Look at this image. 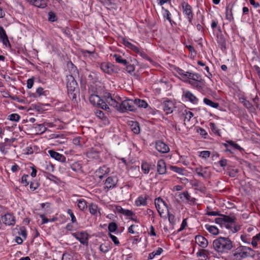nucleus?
Instances as JSON below:
<instances>
[{
  "label": "nucleus",
  "instance_id": "obj_1",
  "mask_svg": "<svg viewBox=\"0 0 260 260\" xmlns=\"http://www.w3.org/2000/svg\"><path fill=\"white\" fill-rule=\"evenodd\" d=\"M236 218L235 216H230L223 214L220 215L219 217L215 219V222L220 225L221 227L224 226L230 230V233H235L240 230V227L236 225Z\"/></svg>",
  "mask_w": 260,
  "mask_h": 260
},
{
  "label": "nucleus",
  "instance_id": "obj_2",
  "mask_svg": "<svg viewBox=\"0 0 260 260\" xmlns=\"http://www.w3.org/2000/svg\"><path fill=\"white\" fill-rule=\"evenodd\" d=\"M213 247L218 253H228L233 247V242L228 237H219L213 242Z\"/></svg>",
  "mask_w": 260,
  "mask_h": 260
},
{
  "label": "nucleus",
  "instance_id": "obj_3",
  "mask_svg": "<svg viewBox=\"0 0 260 260\" xmlns=\"http://www.w3.org/2000/svg\"><path fill=\"white\" fill-rule=\"evenodd\" d=\"M254 254V251L251 248L240 245L232 251L230 256L232 260H242L253 257Z\"/></svg>",
  "mask_w": 260,
  "mask_h": 260
},
{
  "label": "nucleus",
  "instance_id": "obj_4",
  "mask_svg": "<svg viewBox=\"0 0 260 260\" xmlns=\"http://www.w3.org/2000/svg\"><path fill=\"white\" fill-rule=\"evenodd\" d=\"M66 77L68 95L72 100H76L79 92L78 84L72 75H67Z\"/></svg>",
  "mask_w": 260,
  "mask_h": 260
},
{
  "label": "nucleus",
  "instance_id": "obj_5",
  "mask_svg": "<svg viewBox=\"0 0 260 260\" xmlns=\"http://www.w3.org/2000/svg\"><path fill=\"white\" fill-rule=\"evenodd\" d=\"M155 205L156 210L160 216L162 218H166L165 215V212L169 211L168 206L166 203L160 197L155 200Z\"/></svg>",
  "mask_w": 260,
  "mask_h": 260
},
{
  "label": "nucleus",
  "instance_id": "obj_6",
  "mask_svg": "<svg viewBox=\"0 0 260 260\" xmlns=\"http://www.w3.org/2000/svg\"><path fill=\"white\" fill-rule=\"evenodd\" d=\"M102 97L105 100L107 104H108L110 106L115 108L116 109L117 108H120L121 98L119 96H116L114 97L110 93L106 92Z\"/></svg>",
  "mask_w": 260,
  "mask_h": 260
},
{
  "label": "nucleus",
  "instance_id": "obj_7",
  "mask_svg": "<svg viewBox=\"0 0 260 260\" xmlns=\"http://www.w3.org/2000/svg\"><path fill=\"white\" fill-rule=\"evenodd\" d=\"M117 110L121 112L126 111H135L136 107L133 100L127 99L120 103V108H117Z\"/></svg>",
  "mask_w": 260,
  "mask_h": 260
},
{
  "label": "nucleus",
  "instance_id": "obj_8",
  "mask_svg": "<svg viewBox=\"0 0 260 260\" xmlns=\"http://www.w3.org/2000/svg\"><path fill=\"white\" fill-rule=\"evenodd\" d=\"M183 14L186 17L189 23L192 24L193 14L191 6L188 3L183 2L181 3Z\"/></svg>",
  "mask_w": 260,
  "mask_h": 260
},
{
  "label": "nucleus",
  "instance_id": "obj_9",
  "mask_svg": "<svg viewBox=\"0 0 260 260\" xmlns=\"http://www.w3.org/2000/svg\"><path fill=\"white\" fill-rule=\"evenodd\" d=\"M118 179L116 176H109L105 181L104 189L107 190L113 189L117 186Z\"/></svg>",
  "mask_w": 260,
  "mask_h": 260
},
{
  "label": "nucleus",
  "instance_id": "obj_10",
  "mask_svg": "<svg viewBox=\"0 0 260 260\" xmlns=\"http://www.w3.org/2000/svg\"><path fill=\"white\" fill-rule=\"evenodd\" d=\"M100 152L101 151L97 148H91L86 152V156L89 159L100 161Z\"/></svg>",
  "mask_w": 260,
  "mask_h": 260
},
{
  "label": "nucleus",
  "instance_id": "obj_11",
  "mask_svg": "<svg viewBox=\"0 0 260 260\" xmlns=\"http://www.w3.org/2000/svg\"><path fill=\"white\" fill-rule=\"evenodd\" d=\"M178 197L183 202L184 201V200H186L187 203L190 205L196 204V199L191 197L187 191L179 193Z\"/></svg>",
  "mask_w": 260,
  "mask_h": 260
},
{
  "label": "nucleus",
  "instance_id": "obj_12",
  "mask_svg": "<svg viewBox=\"0 0 260 260\" xmlns=\"http://www.w3.org/2000/svg\"><path fill=\"white\" fill-rule=\"evenodd\" d=\"M96 91L93 87L88 89L89 101L93 105H96L98 102H100V97L95 94Z\"/></svg>",
  "mask_w": 260,
  "mask_h": 260
},
{
  "label": "nucleus",
  "instance_id": "obj_13",
  "mask_svg": "<svg viewBox=\"0 0 260 260\" xmlns=\"http://www.w3.org/2000/svg\"><path fill=\"white\" fill-rule=\"evenodd\" d=\"M110 171L111 169L107 165H103L97 169L95 173L99 175V179L102 180L106 177L110 173Z\"/></svg>",
  "mask_w": 260,
  "mask_h": 260
},
{
  "label": "nucleus",
  "instance_id": "obj_14",
  "mask_svg": "<svg viewBox=\"0 0 260 260\" xmlns=\"http://www.w3.org/2000/svg\"><path fill=\"white\" fill-rule=\"evenodd\" d=\"M3 222L7 225H13L15 224L16 220L14 215L12 213H7L2 217Z\"/></svg>",
  "mask_w": 260,
  "mask_h": 260
},
{
  "label": "nucleus",
  "instance_id": "obj_15",
  "mask_svg": "<svg viewBox=\"0 0 260 260\" xmlns=\"http://www.w3.org/2000/svg\"><path fill=\"white\" fill-rule=\"evenodd\" d=\"M162 105L163 110L166 112V114L172 113L175 108L174 103L171 100L164 101Z\"/></svg>",
  "mask_w": 260,
  "mask_h": 260
},
{
  "label": "nucleus",
  "instance_id": "obj_16",
  "mask_svg": "<svg viewBox=\"0 0 260 260\" xmlns=\"http://www.w3.org/2000/svg\"><path fill=\"white\" fill-rule=\"evenodd\" d=\"M156 150L162 153H166L170 151L169 146L161 141H158L155 143Z\"/></svg>",
  "mask_w": 260,
  "mask_h": 260
},
{
  "label": "nucleus",
  "instance_id": "obj_17",
  "mask_svg": "<svg viewBox=\"0 0 260 260\" xmlns=\"http://www.w3.org/2000/svg\"><path fill=\"white\" fill-rule=\"evenodd\" d=\"M48 153L50 156L56 160L59 161L61 162H65L66 161V157L62 154H60L53 150H50Z\"/></svg>",
  "mask_w": 260,
  "mask_h": 260
},
{
  "label": "nucleus",
  "instance_id": "obj_18",
  "mask_svg": "<svg viewBox=\"0 0 260 260\" xmlns=\"http://www.w3.org/2000/svg\"><path fill=\"white\" fill-rule=\"evenodd\" d=\"M217 42L218 43V46L220 48V49L222 51H224L226 49V40L221 33H219L217 34Z\"/></svg>",
  "mask_w": 260,
  "mask_h": 260
},
{
  "label": "nucleus",
  "instance_id": "obj_19",
  "mask_svg": "<svg viewBox=\"0 0 260 260\" xmlns=\"http://www.w3.org/2000/svg\"><path fill=\"white\" fill-rule=\"evenodd\" d=\"M183 96L193 104H196L198 103V99L190 91H183Z\"/></svg>",
  "mask_w": 260,
  "mask_h": 260
},
{
  "label": "nucleus",
  "instance_id": "obj_20",
  "mask_svg": "<svg viewBox=\"0 0 260 260\" xmlns=\"http://www.w3.org/2000/svg\"><path fill=\"white\" fill-rule=\"evenodd\" d=\"M196 243L203 248H206L208 245V240L203 236L197 235L195 237Z\"/></svg>",
  "mask_w": 260,
  "mask_h": 260
},
{
  "label": "nucleus",
  "instance_id": "obj_21",
  "mask_svg": "<svg viewBox=\"0 0 260 260\" xmlns=\"http://www.w3.org/2000/svg\"><path fill=\"white\" fill-rule=\"evenodd\" d=\"M157 172L161 175L165 174L167 171L166 162L164 159H159L157 163Z\"/></svg>",
  "mask_w": 260,
  "mask_h": 260
},
{
  "label": "nucleus",
  "instance_id": "obj_22",
  "mask_svg": "<svg viewBox=\"0 0 260 260\" xmlns=\"http://www.w3.org/2000/svg\"><path fill=\"white\" fill-rule=\"evenodd\" d=\"M195 172L200 177L206 178L209 175L207 171V168H203L202 166H200L195 169Z\"/></svg>",
  "mask_w": 260,
  "mask_h": 260
},
{
  "label": "nucleus",
  "instance_id": "obj_23",
  "mask_svg": "<svg viewBox=\"0 0 260 260\" xmlns=\"http://www.w3.org/2000/svg\"><path fill=\"white\" fill-rule=\"evenodd\" d=\"M101 69L105 73L109 74H111L113 71L112 65L109 62H103L100 66Z\"/></svg>",
  "mask_w": 260,
  "mask_h": 260
},
{
  "label": "nucleus",
  "instance_id": "obj_24",
  "mask_svg": "<svg viewBox=\"0 0 260 260\" xmlns=\"http://www.w3.org/2000/svg\"><path fill=\"white\" fill-rule=\"evenodd\" d=\"M122 43L124 46H125L128 48L131 49L135 53H139L140 52L139 48L137 46L133 45L126 39H123L122 40Z\"/></svg>",
  "mask_w": 260,
  "mask_h": 260
},
{
  "label": "nucleus",
  "instance_id": "obj_25",
  "mask_svg": "<svg viewBox=\"0 0 260 260\" xmlns=\"http://www.w3.org/2000/svg\"><path fill=\"white\" fill-rule=\"evenodd\" d=\"M129 125L132 131L135 134H139L140 132L139 123L137 121H129Z\"/></svg>",
  "mask_w": 260,
  "mask_h": 260
},
{
  "label": "nucleus",
  "instance_id": "obj_26",
  "mask_svg": "<svg viewBox=\"0 0 260 260\" xmlns=\"http://www.w3.org/2000/svg\"><path fill=\"white\" fill-rule=\"evenodd\" d=\"M30 2L35 6L44 8L47 6V3L46 0H29Z\"/></svg>",
  "mask_w": 260,
  "mask_h": 260
},
{
  "label": "nucleus",
  "instance_id": "obj_27",
  "mask_svg": "<svg viewBox=\"0 0 260 260\" xmlns=\"http://www.w3.org/2000/svg\"><path fill=\"white\" fill-rule=\"evenodd\" d=\"M134 101L136 110L137 107L146 108L148 105L146 102L143 100L135 99Z\"/></svg>",
  "mask_w": 260,
  "mask_h": 260
},
{
  "label": "nucleus",
  "instance_id": "obj_28",
  "mask_svg": "<svg viewBox=\"0 0 260 260\" xmlns=\"http://www.w3.org/2000/svg\"><path fill=\"white\" fill-rule=\"evenodd\" d=\"M205 228L210 234L213 235H217L219 233L218 228L214 225L206 224Z\"/></svg>",
  "mask_w": 260,
  "mask_h": 260
},
{
  "label": "nucleus",
  "instance_id": "obj_29",
  "mask_svg": "<svg viewBox=\"0 0 260 260\" xmlns=\"http://www.w3.org/2000/svg\"><path fill=\"white\" fill-rule=\"evenodd\" d=\"M78 240L83 245L87 244L88 243L87 234L84 232L79 233V238H78Z\"/></svg>",
  "mask_w": 260,
  "mask_h": 260
},
{
  "label": "nucleus",
  "instance_id": "obj_30",
  "mask_svg": "<svg viewBox=\"0 0 260 260\" xmlns=\"http://www.w3.org/2000/svg\"><path fill=\"white\" fill-rule=\"evenodd\" d=\"M96 106L98 108H100L102 109L105 110L106 111H109L110 110L109 106H108L105 100L103 98L102 99L100 98V102H98Z\"/></svg>",
  "mask_w": 260,
  "mask_h": 260
},
{
  "label": "nucleus",
  "instance_id": "obj_31",
  "mask_svg": "<svg viewBox=\"0 0 260 260\" xmlns=\"http://www.w3.org/2000/svg\"><path fill=\"white\" fill-rule=\"evenodd\" d=\"M226 174L228 175L231 177H236L237 174L239 172V170L237 169L231 168L230 167H228L226 170Z\"/></svg>",
  "mask_w": 260,
  "mask_h": 260
},
{
  "label": "nucleus",
  "instance_id": "obj_32",
  "mask_svg": "<svg viewBox=\"0 0 260 260\" xmlns=\"http://www.w3.org/2000/svg\"><path fill=\"white\" fill-rule=\"evenodd\" d=\"M225 18L229 22L234 21V18L233 17L232 8H230L229 6L226 7Z\"/></svg>",
  "mask_w": 260,
  "mask_h": 260
},
{
  "label": "nucleus",
  "instance_id": "obj_33",
  "mask_svg": "<svg viewBox=\"0 0 260 260\" xmlns=\"http://www.w3.org/2000/svg\"><path fill=\"white\" fill-rule=\"evenodd\" d=\"M34 128L37 134H43L47 130L43 124H34Z\"/></svg>",
  "mask_w": 260,
  "mask_h": 260
},
{
  "label": "nucleus",
  "instance_id": "obj_34",
  "mask_svg": "<svg viewBox=\"0 0 260 260\" xmlns=\"http://www.w3.org/2000/svg\"><path fill=\"white\" fill-rule=\"evenodd\" d=\"M203 102L206 105L209 106L214 108L217 109L219 107V103H216V102H214L212 101H211V100H210L207 98H205L203 99Z\"/></svg>",
  "mask_w": 260,
  "mask_h": 260
},
{
  "label": "nucleus",
  "instance_id": "obj_35",
  "mask_svg": "<svg viewBox=\"0 0 260 260\" xmlns=\"http://www.w3.org/2000/svg\"><path fill=\"white\" fill-rule=\"evenodd\" d=\"M239 100L246 108L249 110L253 109L252 104L245 98H241L239 99Z\"/></svg>",
  "mask_w": 260,
  "mask_h": 260
},
{
  "label": "nucleus",
  "instance_id": "obj_36",
  "mask_svg": "<svg viewBox=\"0 0 260 260\" xmlns=\"http://www.w3.org/2000/svg\"><path fill=\"white\" fill-rule=\"evenodd\" d=\"M77 206L79 209L81 211H84L87 208V203L84 199L77 200Z\"/></svg>",
  "mask_w": 260,
  "mask_h": 260
},
{
  "label": "nucleus",
  "instance_id": "obj_37",
  "mask_svg": "<svg viewBox=\"0 0 260 260\" xmlns=\"http://www.w3.org/2000/svg\"><path fill=\"white\" fill-rule=\"evenodd\" d=\"M174 70L179 75L181 76L182 78H187L189 74H190L191 73L189 72H184L182 69H180L178 67H175L174 68Z\"/></svg>",
  "mask_w": 260,
  "mask_h": 260
},
{
  "label": "nucleus",
  "instance_id": "obj_38",
  "mask_svg": "<svg viewBox=\"0 0 260 260\" xmlns=\"http://www.w3.org/2000/svg\"><path fill=\"white\" fill-rule=\"evenodd\" d=\"M258 244H260V233L253 236L251 240V245L253 247H256Z\"/></svg>",
  "mask_w": 260,
  "mask_h": 260
},
{
  "label": "nucleus",
  "instance_id": "obj_39",
  "mask_svg": "<svg viewBox=\"0 0 260 260\" xmlns=\"http://www.w3.org/2000/svg\"><path fill=\"white\" fill-rule=\"evenodd\" d=\"M203 82V80L200 79V81L197 80H187L186 82L192 85V86L196 87L197 88H202V86L200 85V83Z\"/></svg>",
  "mask_w": 260,
  "mask_h": 260
},
{
  "label": "nucleus",
  "instance_id": "obj_40",
  "mask_svg": "<svg viewBox=\"0 0 260 260\" xmlns=\"http://www.w3.org/2000/svg\"><path fill=\"white\" fill-rule=\"evenodd\" d=\"M89 211L91 214L95 215L98 212V206L96 204L91 203L88 206Z\"/></svg>",
  "mask_w": 260,
  "mask_h": 260
},
{
  "label": "nucleus",
  "instance_id": "obj_41",
  "mask_svg": "<svg viewBox=\"0 0 260 260\" xmlns=\"http://www.w3.org/2000/svg\"><path fill=\"white\" fill-rule=\"evenodd\" d=\"M241 239L244 243L251 244L252 238L249 234H243L241 235Z\"/></svg>",
  "mask_w": 260,
  "mask_h": 260
},
{
  "label": "nucleus",
  "instance_id": "obj_42",
  "mask_svg": "<svg viewBox=\"0 0 260 260\" xmlns=\"http://www.w3.org/2000/svg\"><path fill=\"white\" fill-rule=\"evenodd\" d=\"M150 165L147 162H142L141 169L144 174H147L150 171Z\"/></svg>",
  "mask_w": 260,
  "mask_h": 260
},
{
  "label": "nucleus",
  "instance_id": "obj_43",
  "mask_svg": "<svg viewBox=\"0 0 260 260\" xmlns=\"http://www.w3.org/2000/svg\"><path fill=\"white\" fill-rule=\"evenodd\" d=\"M113 56L115 58V60L117 62L123 64V65H127L128 63L127 60L122 58L120 55L114 54Z\"/></svg>",
  "mask_w": 260,
  "mask_h": 260
},
{
  "label": "nucleus",
  "instance_id": "obj_44",
  "mask_svg": "<svg viewBox=\"0 0 260 260\" xmlns=\"http://www.w3.org/2000/svg\"><path fill=\"white\" fill-rule=\"evenodd\" d=\"M147 199L142 196L139 197L136 201L137 206H139L141 205H146L147 204Z\"/></svg>",
  "mask_w": 260,
  "mask_h": 260
},
{
  "label": "nucleus",
  "instance_id": "obj_45",
  "mask_svg": "<svg viewBox=\"0 0 260 260\" xmlns=\"http://www.w3.org/2000/svg\"><path fill=\"white\" fill-rule=\"evenodd\" d=\"M94 114L95 115L100 119L102 120H106L107 119L106 116H105V114L104 112L100 110L95 109L94 110Z\"/></svg>",
  "mask_w": 260,
  "mask_h": 260
},
{
  "label": "nucleus",
  "instance_id": "obj_46",
  "mask_svg": "<svg viewBox=\"0 0 260 260\" xmlns=\"http://www.w3.org/2000/svg\"><path fill=\"white\" fill-rule=\"evenodd\" d=\"M169 168L171 170H172V171H173L174 172H176L179 174H181V175L183 174V172L184 169L182 168H180V167H178L177 166H170Z\"/></svg>",
  "mask_w": 260,
  "mask_h": 260
},
{
  "label": "nucleus",
  "instance_id": "obj_47",
  "mask_svg": "<svg viewBox=\"0 0 260 260\" xmlns=\"http://www.w3.org/2000/svg\"><path fill=\"white\" fill-rule=\"evenodd\" d=\"M210 128L212 131V132L214 133L215 134H216L217 135L220 136V134L219 132V129H218L217 126H216L215 124L213 122H211L209 124Z\"/></svg>",
  "mask_w": 260,
  "mask_h": 260
},
{
  "label": "nucleus",
  "instance_id": "obj_48",
  "mask_svg": "<svg viewBox=\"0 0 260 260\" xmlns=\"http://www.w3.org/2000/svg\"><path fill=\"white\" fill-rule=\"evenodd\" d=\"M71 168L73 171L77 172L81 170L82 166L79 162H76L71 166Z\"/></svg>",
  "mask_w": 260,
  "mask_h": 260
},
{
  "label": "nucleus",
  "instance_id": "obj_49",
  "mask_svg": "<svg viewBox=\"0 0 260 260\" xmlns=\"http://www.w3.org/2000/svg\"><path fill=\"white\" fill-rule=\"evenodd\" d=\"M117 229L118 225L115 222H112L109 224L108 230L109 233H111V232H115L117 230Z\"/></svg>",
  "mask_w": 260,
  "mask_h": 260
},
{
  "label": "nucleus",
  "instance_id": "obj_50",
  "mask_svg": "<svg viewBox=\"0 0 260 260\" xmlns=\"http://www.w3.org/2000/svg\"><path fill=\"white\" fill-rule=\"evenodd\" d=\"M226 143H228L230 146H232L235 149H237L240 151L243 150V149L237 143L232 140L226 141Z\"/></svg>",
  "mask_w": 260,
  "mask_h": 260
},
{
  "label": "nucleus",
  "instance_id": "obj_51",
  "mask_svg": "<svg viewBox=\"0 0 260 260\" xmlns=\"http://www.w3.org/2000/svg\"><path fill=\"white\" fill-rule=\"evenodd\" d=\"M201 22L202 24H199V23L197 24V29L199 31H200L201 32H203L204 30V28L203 25H205V24H204V17L203 15L201 16Z\"/></svg>",
  "mask_w": 260,
  "mask_h": 260
},
{
  "label": "nucleus",
  "instance_id": "obj_52",
  "mask_svg": "<svg viewBox=\"0 0 260 260\" xmlns=\"http://www.w3.org/2000/svg\"><path fill=\"white\" fill-rule=\"evenodd\" d=\"M20 118V116L16 113L11 114L9 116V119L13 121H18Z\"/></svg>",
  "mask_w": 260,
  "mask_h": 260
},
{
  "label": "nucleus",
  "instance_id": "obj_53",
  "mask_svg": "<svg viewBox=\"0 0 260 260\" xmlns=\"http://www.w3.org/2000/svg\"><path fill=\"white\" fill-rule=\"evenodd\" d=\"M167 215L169 222L172 225L175 224L176 222V218L175 216L173 214L171 213L169 211L168 212Z\"/></svg>",
  "mask_w": 260,
  "mask_h": 260
},
{
  "label": "nucleus",
  "instance_id": "obj_54",
  "mask_svg": "<svg viewBox=\"0 0 260 260\" xmlns=\"http://www.w3.org/2000/svg\"><path fill=\"white\" fill-rule=\"evenodd\" d=\"M48 20L50 22H54L57 20V16L55 13L52 11L49 12Z\"/></svg>",
  "mask_w": 260,
  "mask_h": 260
},
{
  "label": "nucleus",
  "instance_id": "obj_55",
  "mask_svg": "<svg viewBox=\"0 0 260 260\" xmlns=\"http://www.w3.org/2000/svg\"><path fill=\"white\" fill-rule=\"evenodd\" d=\"M0 40L3 42V44L7 46H11V44L10 43L9 40L8 39V37L7 35H5V36H3L0 38Z\"/></svg>",
  "mask_w": 260,
  "mask_h": 260
},
{
  "label": "nucleus",
  "instance_id": "obj_56",
  "mask_svg": "<svg viewBox=\"0 0 260 260\" xmlns=\"http://www.w3.org/2000/svg\"><path fill=\"white\" fill-rule=\"evenodd\" d=\"M40 186V183L37 181H31L30 183L29 187L32 190L34 191L37 189Z\"/></svg>",
  "mask_w": 260,
  "mask_h": 260
},
{
  "label": "nucleus",
  "instance_id": "obj_57",
  "mask_svg": "<svg viewBox=\"0 0 260 260\" xmlns=\"http://www.w3.org/2000/svg\"><path fill=\"white\" fill-rule=\"evenodd\" d=\"M99 249L103 253H107L110 249V246L105 244H102L100 246Z\"/></svg>",
  "mask_w": 260,
  "mask_h": 260
},
{
  "label": "nucleus",
  "instance_id": "obj_58",
  "mask_svg": "<svg viewBox=\"0 0 260 260\" xmlns=\"http://www.w3.org/2000/svg\"><path fill=\"white\" fill-rule=\"evenodd\" d=\"M108 235L109 237L111 238L112 241L113 242L115 245H119L120 243L118 239V238L114 235H112L111 233H109Z\"/></svg>",
  "mask_w": 260,
  "mask_h": 260
},
{
  "label": "nucleus",
  "instance_id": "obj_59",
  "mask_svg": "<svg viewBox=\"0 0 260 260\" xmlns=\"http://www.w3.org/2000/svg\"><path fill=\"white\" fill-rule=\"evenodd\" d=\"M67 213L70 215L71 218V221L73 223H77V220L75 216L74 215L72 210L70 209H68Z\"/></svg>",
  "mask_w": 260,
  "mask_h": 260
},
{
  "label": "nucleus",
  "instance_id": "obj_60",
  "mask_svg": "<svg viewBox=\"0 0 260 260\" xmlns=\"http://www.w3.org/2000/svg\"><path fill=\"white\" fill-rule=\"evenodd\" d=\"M61 30L62 32L68 37L71 38L72 37L71 29L68 27L61 28Z\"/></svg>",
  "mask_w": 260,
  "mask_h": 260
},
{
  "label": "nucleus",
  "instance_id": "obj_61",
  "mask_svg": "<svg viewBox=\"0 0 260 260\" xmlns=\"http://www.w3.org/2000/svg\"><path fill=\"white\" fill-rule=\"evenodd\" d=\"M44 106V105H41V104H32L31 105V107L36 109L37 111H39V112H41V111H43L44 110V108L43 107Z\"/></svg>",
  "mask_w": 260,
  "mask_h": 260
},
{
  "label": "nucleus",
  "instance_id": "obj_62",
  "mask_svg": "<svg viewBox=\"0 0 260 260\" xmlns=\"http://www.w3.org/2000/svg\"><path fill=\"white\" fill-rule=\"evenodd\" d=\"M210 152L209 151L205 150L201 151L199 156L202 158H207L210 156Z\"/></svg>",
  "mask_w": 260,
  "mask_h": 260
},
{
  "label": "nucleus",
  "instance_id": "obj_63",
  "mask_svg": "<svg viewBox=\"0 0 260 260\" xmlns=\"http://www.w3.org/2000/svg\"><path fill=\"white\" fill-rule=\"evenodd\" d=\"M183 114H185V120L187 119L188 121H190V119L193 116V114L191 112L187 110L184 111Z\"/></svg>",
  "mask_w": 260,
  "mask_h": 260
},
{
  "label": "nucleus",
  "instance_id": "obj_64",
  "mask_svg": "<svg viewBox=\"0 0 260 260\" xmlns=\"http://www.w3.org/2000/svg\"><path fill=\"white\" fill-rule=\"evenodd\" d=\"M61 260H73V257L69 253H64L62 254Z\"/></svg>",
  "mask_w": 260,
  "mask_h": 260
}]
</instances>
